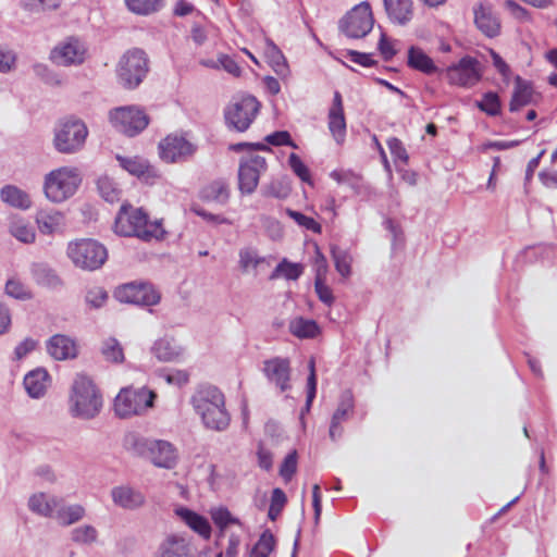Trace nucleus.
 <instances>
[{
	"label": "nucleus",
	"instance_id": "obj_1",
	"mask_svg": "<svg viewBox=\"0 0 557 557\" xmlns=\"http://www.w3.org/2000/svg\"><path fill=\"white\" fill-rule=\"evenodd\" d=\"M190 404L207 429L223 432L230 426L231 414L225 407V396L216 386L199 385L190 397Z\"/></svg>",
	"mask_w": 557,
	"mask_h": 557
},
{
	"label": "nucleus",
	"instance_id": "obj_2",
	"mask_svg": "<svg viewBox=\"0 0 557 557\" xmlns=\"http://www.w3.org/2000/svg\"><path fill=\"white\" fill-rule=\"evenodd\" d=\"M123 445L132 455L148 459L156 467L172 469L177 463L176 448L168 441L131 432L124 436Z\"/></svg>",
	"mask_w": 557,
	"mask_h": 557
},
{
	"label": "nucleus",
	"instance_id": "obj_3",
	"mask_svg": "<svg viewBox=\"0 0 557 557\" xmlns=\"http://www.w3.org/2000/svg\"><path fill=\"white\" fill-rule=\"evenodd\" d=\"M114 231L125 237H138L145 242L152 238L161 239L164 235L161 221H149L148 214L141 208L123 205L115 218Z\"/></svg>",
	"mask_w": 557,
	"mask_h": 557
},
{
	"label": "nucleus",
	"instance_id": "obj_4",
	"mask_svg": "<svg viewBox=\"0 0 557 557\" xmlns=\"http://www.w3.org/2000/svg\"><path fill=\"white\" fill-rule=\"evenodd\" d=\"M102 406V396L92 380L85 374H77L70 394L72 417L91 420L100 413Z\"/></svg>",
	"mask_w": 557,
	"mask_h": 557
},
{
	"label": "nucleus",
	"instance_id": "obj_5",
	"mask_svg": "<svg viewBox=\"0 0 557 557\" xmlns=\"http://www.w3.org/2000/svg\"><path fill=\"white\" fill-rule=\"evenodd\" d=\"M82 175L75 166H61L45 175L44 193L48 200L61 203L73 197L82 184Z\"/></svg>",
	"mask_w": 557,
	"mask_h": 557
},
{
	"label": "nucleus",
	"instance_id": "obj_6",
	"mask_svg": "<svg viewBox=\"0 0 557 557\" xmlns=\"http://www.w3.org/2000/svg\"><path fill=\"white\" fill-rule=\"evenodd\" d=\"M88 136V128L81 119L70 116L60 120L54 127L53 147L63 154L81 151Z\"/></svg>",
	"mask_w": 557,
	"mask_h": 557
},
{
	"label": "nucleus",
	"instance_id": "obj_7",
	"mask_svg": "<svg viewBox=\"0 0 557 557\" xmlns=\"http://www.w3.org/2000/svg\"><path fill=\"white\" fill-rule=\"evenodd\" d=\"M66 255L72 263L85 271L100 269L108 259L106 247L96 239L82 238L70 242Z\"/></svg>",
	"mask_w": 557,
	"mask_h": 557
},
{
	"label": "nucleus",
	"instance_id": "obj_8",
	"mask_svg": "<svg viewBox=\"0 0 557 557\" xmlns=\"http://www.w3.org/2000/svg\"><path fill=\"white\" fill-rule=\"evenodd\" d=\"M149 72V60L139 48L127 50L120 59L116 67L119 83L126 89L137 88Z\"/></svg>",
	"mask_w": 557,
	"mask_h": 557
},
{
	"label": "nucleus",
	"instance_id": "obj_9",
	"mask_svg": "<svg viewBox=\"0 0 557 557\" xmlns=\"http://www.w3.org/2000/svg\"><path fill=\"white\" fill-rule=\"evenodd\" d=\"M156 394L148 388L124 387L114 399V411L120 418L140 414L153 406Z\"/></svg>",
	"mask_w": 557,
	"mask_h": 557
},
{
	"label": "nucleus",
	"instance_id": "obj_10",
	"mask_svg": "<svg viewBox=\"0 0 557 557\" xmlns=\"http://www.w3.org/2000/svg\"><path fill=\"white\" fill-rule=\"evenodd\" d=\"M260 110V102L250 95L243 96L224 110L225 123L230 129L247 131Z\"/></svg>",
	"mask_w": 557,
	"mask_h": 557
},
{
	"label": "nucleus",
	"instance_id": "obj_11",
	"mask_svg": "<svg viewBox=\"0 0 557 557\" xmlns=\"http://www.w3.org/2000/svg\"><path fill=\"white\" fill-rule=\"evenodd\" d=\"M374 18L369 2L364 1L351 9L339 22V28L349 38H362L373 28Z\"/></svg>",
	"mask_w": 557,
	"mask_h": 557
},
{
	"label": "nucleus",
	"instance_id": "obj_12",
	"mask_svg": "<svg viewBox=\"0 0 557 557\" xmlns=\"http://www.w3.org/2000/svg\"><path fill=\"white\" fill-rule=\"evenodd\" d=\"M110 121L120 132L131 137L143 132L149 123L144 110L135 106L120 107L110 111Z\"/></svg>",
	"mask_w": 557,
	"mask_h": 557
},
{
	"label": "nucleus",
	"instance_id": "obj_13",
	"mask_svg": "<svg viewBox=\"0 0 557 557\" xmlns=\"http://www.w3.org/2000/svg\"><path fill=\"white\" fill-rule=\"evenodd\" d=\"M268 169L267 160L259 154L240 158L238 166V189L243 195H251L259 184L260 175Z\"/></svg>",
	"mask_w": 557,
	"mask_h": 557
},
{
	"label": "nucleus",
	"instance_id": "obj_14",
	"mask_svg": "<svg viewBox=\"0 0 557 557\" xmlns=\"http://www.w3.org/2000/svg\"><path fill=\"white\" fill-rule=\"evenodd\" d=\"M158 148L160 158L166 163L185 162L197 151V145L177 134L168 135Z\"/></svg>",
	"mask_w": 557,
	"mask_h": 557
},
{
	"label": "nucleus",
	"instance_id": "obj_15",
	"mask_svg": "<svg viewBox=\"0 0 557 557\" xmlns=\"http://www.w3.org/2000/svg\"><path fill=\"white\" fill-rule=\"evenodd\" d=\"M114 298L120 302L139 306H153L160 301V295L150 284L127 283L115 288Z\"/></svg>",
	"mask_w": 557,
	"mask_h": 557
},
{
	"label": "nucleus",
	"instance_id": "obj_16",
	"mask_svg": "<svg viewBox=\"0 0 557 557\" xmlns=\"http://www.w3.org/2000/svg\"><path fill=\"white\" fill-rule=\"evenodd\" d=\"M262 372L267 380L281 392L290 389V362L287 358L274 357L263 361Z\"/></svg>",
	"mask_w": 557,
	"mask_h": 557
},
{
	"label": "nucleus",
	"instance_id": "obj_17",
	"mask_svg": "<svg viewBox=\"0 0 557 557\" xmlns=\"http://www.w3.org/2000/svg\"><path fill=\"white\" fill-rule=\"evenodd\" d=\"M479 62L471 57L462 58L458 64L447 69V78L450 84L459 86H473L481 77L478 69Z\"/></svg>",
	"mask_w": 557,
	"mask_h": 557
},
{
	"label": "nucleus",
	"instance_id": "obj_18",
	"mask_svg": "<svg viewBox=\"0 0 557 557\" xmlns=\"http://www.w3.org/2000/svg\"><path fill=\"white\" fill-rule=\"evenodd\" d=\"M85 50L76 39H71L50 52V60L61 66L81 64L84 62Z\"/></svg>",
	"mask_w": 557,
	"mask_h": 557
},
{
	"label": "nucleus",
	"instance_id": "obj_19",
	"mask_svg": "<svg viewBox=\"0 0 557 557\" xmlns=\"http://www.w3.org/2000/svg\"><path fill=\"white\" fill-rule=\"evenodd\" d=\"M329 129L337 144H343L346 136V121L343 98L339 91L334 92L333 103L329 111Z\"/></svg>",
	"mask_w": 557,
	"mask_h": 557
},
{
	"label": "nucleus",
	"instance_id": "obj_20",
	"mask_svg": "<svg viewBox=\"0 0 557 557\" xmlns=\"http://www.w3.org/2000/svg\"><path fill=\"white\" fill-rule=\"evenodd\" d=\"M116 160L122 169L129 174L138 177L145 183L151 184L158 177L157 171L149 162L140 157H121L117 156Z\"/></svg>",
	"mask_w": 557,
	"mask_h": 557
},
{
	"label": "nucleus",
	"instance_id": "obj_21",
	"mask_svg": "<svg viewBox=\"0 0 557 557\" xmlns=\"http://www.w3.org/2000/svg\"><path fill=\"white\" fill-rule=\"evenodd\" d=\"M384 10L391 23L406 26L413 17L412 0H383Z\"/></svg>",
	"mask_w": 557,
	"mask_h": 557
},
{
	"label": "nucleus",
	"instance_id": "obj_22",
	"mask_svg": "<svg viewBox=\"0 0 557 557\" xmlns=\"http://www.w3.org/2000/svg\"><path fill=\"white\" fill-rule=\"evenodd\" d=\"M47 351L55 360L75 358L77 355L76 344L67 335L55 334L47 342Z\"/></svg>",
	"mask_w": 557,
	"mask_h": 557
},
{
	"label": "nucleus",
	"instance_id": "obj_23",
	"mask_svg": "<svg viewBox=\"0 0 557 557\" xmlns=\"http://www.w3.org/2000/svg\"><path fill=\"white\" fill-rule=\"evenodd\" d=\"M111 496L116 506L127 510H135L145 503V496L139 491L127 485L113 487Z\"/></svg>",
	"mask_w": 557,
	"mask_h": 557
},
{
	"label": "nucleus",
	"instance_id": "obj_24",
	"mask_svg": "<svg viewBox=\"0 0 557 557\" xmlns=\"http://www.w3.org/2000/svg\"><path fill=\"white\" fill-rule=\"evenodd\" d=\"M61 503L62 498L40 492L33 494L29 497L28 508L32 512L38 516L53 518L54 512Z\"/></svg>",
	"mask_w": 557,
	"mask_h": 557
},
{
	"label": "nucleus",
	"instance_id": "obj_25",
	"mask_svg": "<svg viewBox=\"0 0 557 557\" xmlns=\"http://www.w3.org/2000/svg\"><path fill=\"white\" fill-rule=\"evenodd\" d=\"M33 281L39 286L55 289L63 285V281L48 263L35 262L30 265Z\"/></svg>",
	"mask_w": 557,
	"mask_h": 557
},
{
	"label": "nucleus",
	"instance_id": "obj_26",
	"mask_svg": "<svg viewBox=\"0 0 557 557\" xmlns=\"http://www.w3.org/2000/svg\"><path fill=\"white\" fill-rule=\"evenodd\" d=\"M175 513L184 521L194 532L198 533L205 540L211 537V525L207 518L185 507H180Z\"/></svg>",
	"mask_w": 557,
	"mask_h": 557
},
{
	"label": "nucleus",
	"instance_id": "obj_27",
	"mask_svg": "<svg viewBox=\"0 0 557 557\" xmlns=\"http://www.w3.org/2000/svg\"><path fill=\"white\" fill-rule=\"evenodd\" d=\"M36 222L45 235L60 232L65 225L64 215L58 210H40L36 215Z\"/></svg>",
	"mask_w": 557,
	"mask_h": 557
},
{
	"label": "nucleus",
	"instance_id": "obj_28",
	"mask_svg": "<svg viewBox=\"0 0 557 557\" xmlns=\"http://www.w3.org/2000/svg\"><path fill=\"white\" fill-rule=\"evenodd\" d=\"M49 374L42 368L28 372L24 377V387L32 398H40L45 395L48 385Z\"/></svg>",
	"mask_w": 557,
	"mask_h": 557
},
{
	"label": "nucleus",
	"instance_id": "obj_29",
	"mask_svg": "<svg viewBox=\"0 0 557 557\" xmlns=\"http://www.w3.org/2000/svg\"><path fill=\"white\" fill-rule=\"evenodd\" d=\"M199 197L203 201L224 206L230 199L228 184L224 180H215L200 190Z\"/></svg>",
	"mask_w": 557,
	"mask_h": 557
},
{
	"label": "nucleus",
	"instance_id": "obj_30",
	"mask_svg": "<svg viewBox=\"0 0 557 557\" xmlns=\"http://www.w3.org/2000/svg\"><path fill=\"white\" fill-rule=\"evenodd\" d=\"M407 64L409 67L426 75L435 74L438 70L433 60L421 48L416 46H411L408 49Z\"/></svg>",
	"mask_w": 557,
	"mask_h": 557
},
{
	"label": "nucleus",
	"instance_id": "obj_31",
	"mask_svg": "<svg viewBox=\"0 0 557 557\" xmlns=\"http://www.w3.org/2000/svg\"><path fill=\"white\" fill-rule=\"evenodd\" d=\"M0 199L10 207L22 210H26L32 206L28 194L15 185H4L0 189Z\"/></svg>",
	"mask_w": 557,
	"mask_h": 557
},
{
	"label": "nucleus",
	"instance_id": "obj_32",
	"mask_svg": "<svg viewBox=\"0 0 557 557\" xmlns=\"http://www.w3.org/2000/svg\"><path fill=\"white\" fill-rule=\"evenodd\" d=\"M533 88L531 84L520 76L516 77L515 90L509 103V110L516 112L533 101Z\"/></svg>",
	"mask_w": 557,
	"mask_h": 557
},
{
	"label": "nucleus",
	"instance_id": "obj_33",
	"mask_svg": "<svg viewBox=\"0 0 557 557\" xmlns=\"http://www.w3.org/2000/svg\"><path fill=\"white\" fill-rule=\"evenodd\" d=\"M86 509L79 504L64 505L62 502L57 508L53 518L62 527L72 525L84 519Z\"/></svg>",
	"mask_w": 557,
	"mask_h": 557
},
{
	"label": "nucleus",
	"instance_id": "obj_34",
	"mask_svg": "<svg viewBox=\"0 0 557 557\" xmlns=\"http://www.w3.org/2000/svg\"><path fill=\"white\" fill-rule=\"evenodd\" d=\"M151 351L158 360L163 362L175 361L183 354V349L171 338L158 339L153 344Z\"/></svg>",
	"mask_w": 557,
	"mask_h": 557
},
{
	"label": "nucleus",
	"instance_id": "obj_35",
	"mask_svg": "<svg viewBox=\"0 0 557 557\" xmlns=\"http://www.w3.org/2000/svg\"><path fill=\"white\" fill-rule=\"evenodd\" d=\"M474 23L487 37H495L499 33L500 25L498 20L483 5L474 11Z\"/></svg>",
	"mask_w": 557,
	"mask_h": 557
},
{
	"label": "nucleus",
	"instance_id": "obj_36",
	"mask_svg": "<svg viewBox=\"0 0 557 557\" xmlns=\"http://www.w3.org/2000/svg\"><path fill=\"white\" fill-rule=\"evenodd\" d=\"M188 554V543L183 537L172 535L160 545L156 557H187Z\"/></svg>",
	"mask_w": 557,
	"mask_h": 557
},
{
	"label": "nucleus",
	"instance_id": "obj_37",
	"mask_svg": "<svg viewBox=\"0 0 557 557\" xmlns=\"http://www.w3.org/2000/svg\"><path fill=\"white\" fill-rule=\"evenodd\" d=\"M289 332L298 338H314L320 327L314 320L298 317L289 322Z\"/></svg>",
	"mask_w": 557,
	"mask_h": 557
},
{
	"label": "nucleus",
	"instance_id": "obj_38",
	"mask_svg": "<svg viewBox=\"0 0 557 557\" xmlns=\"http://www.w3.org/2000/svg\"><path fill=\"white\" fill-rule=\"evenodd\" d=\"M267 57L274 72L280 76H285L288 73V65L285 57L278 47L270 39L267 40Z\"/></svg>",
	"mask_w": 557,
	"mask_h": 557
},
{
	"label": "nucleus",
	"instance_id": "obj_39",
	"mask_svg": "<svg viewBox=\"0 0 557 557\" xmlns=\"http://www.w3.org/2000/svg\"><path fill=\"white\" fill-rule=\"evenodd\" d=\"M109 299L108 292L99 285H90L86 287L85 304L90 309L102 308Z\"/></svg>",
	"mask_w": 557,
	"mask_h": 557
},
{
	"label": "nucleus",
	"instance_id": "obj_40",
	"mask_svg": "<svg viewBox=\"0 0 557 557\" xmlns=\"http://www.w3.org/2000/svg\"><path fill=\"white\" fill-rule=\"evenodd\" d=\"M71 540L79 545H91L98 540V531L90 524H83L71 531Z\"/></svg>",
	"mask_w": 557,
	"mask_h": 557
},
{
	"label": "nucleus",
	"instance_id": "obj_41",
	"mask_svg": "<svg viewBox=\"0 0 557 557\" xmlns=\"http://www.w3.org/2000/svg\"><path fill=\"white\" fill-rule=\"evenodd\" d=\"M332 258L334 260L336 271L344 277H347L351 273V257L349 252L335 245L331 247Z\"/></svg>",
	"mask_w": 557,
	"mask_h": 557
},
{
	"label": "nucleus",
	"instance_id": "obj_42",
	"mask_svg": "<svg viewBox=\"0 0 557 557\" xmlns=\"http://www.w3.org/2000/svg\"><path fill=\"white\" fill-rule=\"evenodd\" d=\"M125 3L132 12L147 15L159 11L164 0H125Z\"/></svg>",
	"mask_w": 557,
	"mask_h": 557
},
{
	"label": "nucleus",
	"instance_id": "obj_43",
	"mask_svg": "<svg viewBox=\"0 0 557 557\" xmlns=\"http://www.w3.org/2000/svg\"><path fill=\"white\" fill-rule=\"evenodd\" d=\"M275 546L274 535L264 531L250 550V557H268Z\"/></svg>",
	"mask_w": 557,
	"mask_h": 557
},
{
	"label": "nucleus",
	"instance_id": "obj_44",
	"mask_svg": "<svg viewBox=\"0 0 557 557\" xmlns=\"http://www.w3.org/2000/svg\"><path fill=\"white\" fill-rule=\"evenodd\" d=\"M101 354L107 361L121 363L124 360V352L117 339L110 337L106 339L101 347Z\"/></svg>",
	"mask_w": 557,
	"mask_h": 557
},
{
	"label": "nucleus",
	"instance_id": "obj_45",
	"mask_svg": "<svg viewBox=\"0 0 557 557\" xmlns=\"http://www.w3.org/2000/svg\"><path fill=\"white\" fill-rule=\"evenodd\" d=\"M97 187L100 196L108 202H115L120 199V189L116 187L114 181L108 176L99 177Z\"/></svg>",
	"mask_w": 557,
	"mask_h": 557
},
{
	"label": "nucleus",
	"instance_id": "obj_46",
	"mask_svg": "<svg viewBox=\"0 0 557 557\" xmlns=\"http://www.w3.org/2000/svg\"><path fill=\"white\" fill-rule=\"evenodd\" d=\"M302 274V267L298 263H292L287 260L280 262L270 275V280H274L283 275L287 280H297Z\"/></svg>",
	"mask_w": 557,
	"mask_h": 557
},
{
	"label": "nucleus",
	"instance_id": "obj_47",
	"mask_svg": "<svg viewBox=\"0 0 557 557\" xmlns=\"http://www.w3.org/2000/svg\"><path fill=\"white\" fill-rule=\"evenodd\" d=\"M210 513L214 524L221 531H224L231 524L242 525L240 520L234 517L225 507L213 508Z\"/></svg>",
	"mask_w": 557,
	"mask_h": 557
},
{
	"label": "nucleus",
	"instance_id": "obj_48",
	"mask_svg": "<svg viewBox=\"0 0 557 557\" xmlns=\"http://www.w3.org/2000/svg\"><path fill=\"white\" fill-rule=\"evenodd\" d=\"M354 410V397L349 391H345L339 398L338 406L332 418L336 421H346Z\"/></svg>",
	"mask_w": 557,
	"mask_h": 557
},
{
	"label": "nucleus",
	"instance_id": "obj_49",
	"mask_svg": "<svg viewBox=\"0 0 557 557\" xmlns=\"http://www.w3.org/2000/svg\"><path fill=\"white\" fill-rule=\"evenodd\" d=\"M476 107L486 114L496 116L500 112L499 97L493 91L485 92L482 100L476 102Z\"/></svg>",
	"mask_w": 557,
	"mask_h": 557
},
{
	"label": "nucleus",
	"instance_id": "obj_50",
	"mask_svg": "<svg viewBox=\"0 0 557 557\" xmlns=\"http://www.w3.org/2000/svg\"><path fill=\"white\" fill-rule=\"evenodd\" d=\"M5 294L20 300H28L33 298V294L29 288L16 278H10L7 281Z\"/></svg>",
	"mask_w": 557,
	"mask_h": 557
},
{
	"label": "nucleus",
	"instance_id": "obj_51",
	"mask_svg": "<svg viewBox=\"0 0 557 557\" xmlns=\"http://www.w3.org/2000/svg\"><path fill=\"white\" fill-rule=\"evenodd\" d=\"M11 234L24 244L33 243L36 237L34 227L23 221H17L11 225Z\"/></svg>",
	"mask_w": 557,
	"mask_h": 557
},
{
	"label": "nucleus",
	"instance_id": "obj_52",
	"mask_svg": "<svg viewBox=\"0 0 557 557\" xmlns=\"http://www.w3.org/2000/svg\"><path fill=\"white\" fill-rule=\"evenodd\" d=\"M286 214L290 219H293L299 226H302L308 231H311L317 234H320L322 231L320 223H318L313 218H310L299 211L286 209Z\"/></svg>",
	"mask_w": 557,
	"mask_h": 557
},
{
	"label": "nucleus",
	"instance_id": "obj_53",
	"mask_svg": "<svg viewBox=\"0 0 557 557\" xmlns=\"http://www.w3.org/2000/svg\"><path fill=\"white\" fill-rule=\"evenodd\" d=\"M287 502L286 495L283 490L276 487L272 491L271 504L268 511L270 520L274 521L281 515Z\"/></svg>",
	"mask_w": 557,
	"mask_h": 557
},
{
	"label": "nucleus",
	"instance_id": "obj_54",
	"mask_svg": "<svg viewBox=\"0 0 557 557\" xmlns=\"http://www.w3.org/2000/svg\"><path fill=\"white\" fill-rule=\"evenodd\" d=\"M330 177L341 185H347L351 188H358L360 176L350 170H334L330 173Z\"/></svg>",
	"mask_w": 557,
	"mask_h": 557
},
{
	"label": "nucleus",
	"instance_id": "obj_55",
	"mask_svg": "<svg viewBox=\"0 0 557 557\" xmlns=\"http://www.w3.org/2000/svg\"><path fill=\"white\" fill-rule=\"evenodd\" d=\"M309 369H310V374L307 379V399H306V405L301 410V414H304L305 412H308L310 410L311 405H312L313 399L317 394V375H315L313 359H311L309 362Z\"/></svg>",
	"mask_w": 557,
	"mask_h": 557
},
{
	"label": "nucleus",
	"instance_id": "obj_56",
	"mask_svg": "<svg viewBox=\"0 0 557 557\" xmlns=\"http://www.w3.org/2000/svg\"><path fill=\"white\" fill-rule=\"evenodd\" d=\"M288 164L293 172L305 183L312 184L308 166L301 161L298 154L290 153Z\"/></svg>",
	"mask_w": 557,
	"mask_h": 557
},
{
	"label": "nucleus",
	"instance_id": "obj_57",
	"mask_svg": "<svg viewBox=\"0 0 557 557\" xmlns=\"http://www.w3.org/2000/svg\"><path fill=\"white\" fill-rule=\"evenodd\" d=\"M263 258L259 257L256 250L245 248L239 251V265L243 271H248L250 268H257Z\"/></svg>",
	"mask_w": 557,
	"mask_h": 557
},
{
	"label": "nucleus",
	"instance_id": "obj_58",
	"mask_svg": "<svg viewBox=\"0 0 557 557\" xmlns=\"http://www.w3.org/2000/svg\"><path fill=\"white\" fill-rule=\"evenodd\" d=\"M297 470V451L293 450L284 458L280 468V474L285 481H289Z\"/></svg>",
	"mask_w": 557,
	"mask_h": 557
},
{
	"label": "nucleus",
	"instance_id": "obj_59",
	"mask_svg": "<svg viewBox=\"0 0 557 557\" xmlns=\"http://www.w3.org/2000/svg\"><path fill=\"white\" fill-rule=\"evenodd\" d=\"M387 147L395 160L401 161L404 164H407L409 156L400 139H398L397 137L388 138Z\"/></svg>",
	"mask_w": 557,
	"mask_h": 557
},
{
	"label": "nucleus",
	"instance_id": "obj_60",
	"mask_svg": "<svg viewBox=\"0 0 557 557\" xmlns=\"http://www.w3.org/2000/svg\"><path fill=\"white\" fill-rule=\"evenodd\" d=\"M265 141L273 146H290L293 148H297L287 131H277L269 134L265 137Z\"/></svg>",
	"mask_w": 557,
	"mask_h": 557
},
{
	"label": "nucleus",
	"instance_id": "obj_61",
	"mask_svg": "<svg viewBox=\"0 0 557 557\" xmlns=\"http://www.w3.org/2000/svg\"><path fill=\"white\" fill-rule=\"evenodd\" d=\"M314 289L320 301L331 307L334 302V296L332 289L324 284L323 280L315 277Z\"/></svg>",
	"mask_w": 557,
	"mask_h": 557
},
{
	"label": "nucleus",
	"instance_id": "obj_62",
	"mask_svg": "<svg viewBox=\"0 0 557 557\" xmlns=\"http://www.w3.org/2000/svg\"><path fill=\"white\" fill-rule=\"evenodd\" d=\"M288 193L289 188L287 186H284L282 182L274 181L267 186L264 195L274 198H285Z\"/></svg>",
	"mask_w": 557,
	"mask_h": 557
},
{
	"label": "nucleus",
	"instance_id": "obj_63",
	"mask_svg": "<svg viewBox=\"0 0 557 557\" xmlns=\"http://www.w3.org/2000/svg\"><path fill=\"white\" fill-rule=\"evenodd\" d=\"M16 57L13 51L0 48V72H10L15 64Z\"/></svg>",
	"mask_w": 557,
	"mask_h": 557
},
{
	"label": "nucleus",
	"instance_id": "obj_64",
	"mask_svg": "<svg viewBox=\"0 0 557 557\" xmlns=\"http://www.w3.org/2000/svg\"><path fill=\"white\" fill-rule=\"evenodd\" d=\"M347 55L351 62L357 63L364 67H370L375 64V61L372 59V55L369 53L349 50L347 52Z\"/></svg>",
	"mask_w": 557,
	"mask_h": 557
}]
</instances>
